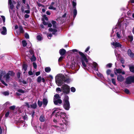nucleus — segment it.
<instances>
[{
    "mask_svg": "<svg viewBox=\"0 0 134 134\" xmlns=\"http://www.w3.org/2000/svg\"><path fill=\"white\" fill-rule=\"evenodd\" d=\"M111 72V71L109 69H108L106 71V73L107 75H110Z\"/></svg>",
    "mask_w": 134,
    "mask_h": 134,
    "instance_id": "nucleus-36",
    "label": "nucleus"
},
{
    "mask_svg": "<svg viewBox=\"0 0 134 134\" xmlns=\"http://www.w3.org/2000/svg\"><path fill=\"white\" fill-rule=\"evenodd\" d=\"M8 72L9 73V74L11 76L13 77L15 75V73L13 71H9Z\"/></svg>",
    "mask_w": 134,
    "mask_h": 134,
    "instance_id": "nucleus-26",
    "label": "nucleus"
},
{
    "mask_svg": "<svg viewBox=\"0 0 134 134\" xmlns=\"http://www.w3.org/2000/svg\"><path fill=\"white\" fill-rule=\"evenodd\" d=\"M9 73H7L5 75H4L3 76L4 77H6V79L7 80H8L10 78V76H9L10 74Z\"/></svg>",
    "mask_w": 134,
    "mask_h": 134,
    "instance_id": "nucleus-25",
    "label": "nucleus"
},
{
    "mask_svg": "<svg viewBox=\"0 0 134 134\" xmlns=\"http://www.w3.org/2000/svg\"><path fill=\"white\" fill-rule=\"evenodd\" d=\"M54 103L55 104L57 105L58 103L61 104L62 103V101L61 99H57V100H54Z\"/></svg>",
    "mask_w": 134,
    "mask_h": 134,
    "instance_id": "nucleus-11",
    "label": "nucleus"
},
{
    "mask_svg": "<svg viewBox=\"0 0 134 134\" xmlns=\"http://www.w3.org/2000/svg\"><path fill=\"white\" fill-rule=\"evenodd\" d=\"M63 107L66 110H68L70 107V103L69 101V97L68 96L66 95L63 100Z\"/></svg>",
    "mask_w": 134,
    "mask_h": 134,
    "instance_id": "nucleus-3",
    "label": "nucleus"
},
{
    "mask_svg": "<svg viewBox=\"0 0 134 134\" xmlns=\"http://www.w3.org/2000/svg\"><path fill=\"white\" fill-rule=\"evenodd\" d=\"M43 21V24L44 25H47L48 24V23L46 22L44 20V19L43 18L41 19Z\"/></svg>",
    "mask_w": 134,
    "mask_h": 134,
    "instance_id": "nucleus-38",
    "label": "nucleus"
},
{
    "mask_svg": "<svg viewBox=\"0 0 134 134\" xmlns=\"http://www.w3.org/2000/svg\"><path fill=\"white\" fill-rule=\"evenodd\" d=\"M97 64L96 63L94 62H93V66L94 68V70H95L98 71V69L97 68Z\"/></svg>",
    "mask_w": 134,
    "mask_h": 134,
    "instance_id": "nucleus-21",
    "label": "nucleus"
},
{
    "mask_svg": "<svg viewBox=\"0 0 134 134\" xmlns=\"http://www.w3.org/2000/svg\"><path fill=\"white\" fill-rule=\"evenodd\" d=\"M25 12L27 14H29L30 13V10H25Z\"/></svg>",
    "mask_w": 134,
    "mask_h": 134,
    "instance_id": "nucleus-62",
    "label": "nucleus"
},
{
    "mask_svg": "<svg viewBox=\"0 0 134 134\" xmlns=\"http://www.w3.org/2000/svg\"><path fill=\"white\" fill-rule=\"evenodd\" d=\"M117 80L118 81L122 82L124 80V78L121 75H117Z\"/></svg>",
    "mask_w": 134,
    "mask_h": 134,
    "instance_id": "nucleus-9",
    "label": "nucleus"
},
{
    "mask_svg": "<svg viewBox=\"0 0 134 134\" xmlns=\"http://www.w3.org/2000/svg\"><path fill=\"white\" fill-rule=\"evenodd\" d=\"M125 82L127 84H130L132 83H134V75L127 77L126 79Z\"/></svg>",
    "mask_w": 134,
    "mask_h": 134,
    "instance_id": "nucleus-5",
    "label": "nucleus"
},
{
    "mask_svg": "<svg viewBox=\"0 0 134 134\" xmlns=\"http://www.w3.org/2000/svg\"><path fill=\"white\" fill-rule=\"evenodd\" d=\"M17 91L19 93H24L25 92L22 89H19L17 90Z\"/></svg>",
    "mask_w": 134,
    "mask_h": 134,
    "instance_id": "nucleus-44",
    "label": "nucleus"
},
{
    "mask_svg": "<svg viewBox=\"0 0 134 134\" xmlns=\"http://www.w3.org/2000/svg\"><path fill=\"white\" fill-rule=\"evenodd\" d=\"M39 120L40 122H44L45 120L44 115L43 114H41Z\"/></svg>",
    "mask_w": 134,
    "mask_h": 134,
    "instance_id": "nucleus-13",
    "label": "nucleus"
},
{
    "mask_svg": "<svg viewBox=\"0 0 134 134\" xmlns=\"http://www.w3.org/2000/svg\"><path fill=\"white\" fill-rule=\"evenodd\" d=\"M33 65L34 68L35 69H36L37 67V65L35 62H34L33 63Z\"/></svg>",
    "mask_w": 134,
    "mask_h": 134,
    "instance_id": "nucleus-50",
    "label": "nucleus"
},
{
    "mask_svg": "<svg viewBox=\"0 0 134 134\" xmlns=\"http://www.w3.org/2000/svg\"><path fill=\"white\" fill-rule=\"evenodd\" d=\"M23 118L24 120H27V115L26 114H25V115L23 116Z\"/></svg>",
    "mask_w": 134,
    "mask_h": 134,
    "instance_id": "nucleus-57",
    "label": "nucleus"
},
{
    "mask_svg": "<svg viewBox=\"0 0 134 134\" xmlns=\"http://www.w3.org/2000/svg\"><path fill=\"white\" fill-rule=\"evenodd\" d=\"M70 80L67 78L63 74H59L55 77V82L58 86H61L64 82L68 83L70 82Z\"/></svg>",
    "mask_w": 134,
    "mask_h": 134,
    "instance_id": "nucleus-1",
    "label": "nucleus"
},
{
    "mask_svg": "<svg viewBox=\"0 0 134 134\" xmlns=\"http://www.w3.org/2000/svg\"><path fill=\"white\" fill-rule=\"evenodd\" d=\"M43 106L44 107H46L48 103V101L46 98H44L43 99Z\"/></svg>",
    "mask_w": 134,
    "mask_h": 134,
    "instance_id": "nucleus-12",
    "label": "nucleus"
},
{
    "mask_svg": "<svg viewBox=\"0 0 134 134\" xmlns=\"http://www.w3.org/2000/svg\"><path fill=\"white\" fill-rule=\"evenodd\" d=\"M111 81L112 83L115 86L116 85V81L115 80L114 78H112L111 79Z\"/></svg>",
    "mask_w": 134,
    "mask_h": 134,
    "instance_id": "nucleus-37",
    "label": "nucleus"
},
{
    "mask_svg": "<svg viewBox=\"0 0 134 134\" xmlns=\"http://www.w3.org/2000/svg\"><path fill=\"white\" fill-rule=\"evenodd\" d=\"M9 5L10 9L11 10H12L14 7V6L13 4L12 3V4H9Z\"/></svg>",
    "mask_w": 134,
    "mask_h": 134,
    "instance_id": "nucleus-52",
    "label": "nucleus"
},
{
    "mask_svg": "<svg viewBox=\"0 0 134 134\" xmlns=\"http://www.w3.org/2000/svg\"><path fill=\"white\" fill-rule=\"evenodd\" d=\"M116 71H115L114 73L116 75H117V74L121 73L122 74L124 75L125 74V72L124 71H122L121 69H117L115 68Z\"/></svg>",
    "mask_w": 134,
    "mask_h": 134,
    "instance_id": "nucleus-8",
    "label": "nucleus"
},
{
    "mask_svg": "<svg viewBox=\"0 0 134 134\" xmlns=\"http://www.w3.org/2000/svg\"><path fill=\"white\" fill-rule=\"evenodd\" d=\"M36 58L35 56L34 55H33L30 58V60L31 62H34L36 61Z\"/></svg>",
    "mask_w": 134,
    "mask_h": 134,
    "instance_id": "nucleus-24",
    "label": "nucleus"
},
{
    "mask_svg": "<svg viewBox=\"0 0 134 134\" xmlns=\"http://www.w3.org/2000/svg\"><path fill=\"white\" fill-rule=\"evenodd\" d=\"M73 1L72 2V5L73 7V9L76 8V3L74 2L75 0H73Z\"/></svg>",
    "mask_w": 134,
    "mask_h": 134,
    "instance_id": "nucleus-29",
    "label": "nucleus"
},
{
    "mask_svg": "<svg viewBox=\"0 0 134 134\" xmlns=\"http://www.w3.org/2000/svg\"><path fill=\"white\" fill-rule=\"evenodd\" d=\"M112 64L111 63H108L107 64L106 67L108 68H110L111 67Z\"/></svg>",
    "mask_w": 134,
    "mask_h": 134,
    "instance_id": "nucleus-46",
    "label": "nucleus"
},
{
    "mask_svg": "<svg viewBox=\"0 0 134 134\" xmlns=\"http://www.w3.org/2000/svg\"><path fill=\"white\" fill-rule=\"evenodd\" d=\"M128 37L131 41H132L133 40V37L132 36H129Z\"/></svg>",
    "mask_w": 134,
    "mask_h": 134,
    "instance_id": "nucleus-47",
    "label": "nucleus"
},
{
    "mask_svg": "<svg viewBox=\"0 0 134 134\" xmlns=\"http://www.w3.org/2000/svg\"><path fill=\"white\" fill-rule=\"evenodd\" d=\"M19 81L20 82H22L24 85L26 84L27 83V82L26 81H25L24 80H23L22 81H20V80H19Z\"/></svg>",
    "mask_w": 134,
    "mask_h": 134,
    "instance_id": "nucleus-53",
    "label": "nucleus"
},
{
    "mask_svg": "<svg viewBox=\"0 0 134 134\" xmlns=\"http://www.w3.org/2000/svg\"><path fill=\"white\" fill-rule=\"evenodd\" d=\"M41 80H42L41 77L40 76H38L37 79V82H38V83H40V82H41Z\"/></svg>",
    "mask_w": 134,
    "mask_h": 134,
    "instance_id": "nucleus-32",
    "label": "nucleus"
},
{
    "mask_svg": "<svg viewBox=\"0 0 134 134\" xmlns=\"http://www.w3.org/2000/svg\"><path fill=\"white\" fill-rule=\"evenodd\" d=\"M59 53L60 55H64L66 53V50L64 49H61L59 51Z\"/></svg>",
    "mask_w": 134,
    "mask_h": 134,
    "instance_id": "nucleus-15",
    "label": "nucleus"
},
{
    "mask_svg": "<svg viewBox=\"0 0 134 134\" xmlns=\"http://www.w3.org/2000/svg\"><path fill=\"white\" fill-rule=\"evenodd\" d=\"M20 33L21 34H23L24 32V31L23 28L22 26L19 25V27Z\"/></svg>",
    "mask_w": 134,
    "mask_h": 134,
    "instance_id": "nucleus-19",
    "label": "nucleus"
},
{
    "mask_svg": "<svg viewBox=\"0 0 134 134\" xmlns=\"http://www.w3.org/2000/svg\"><path fill=\"white\" fill-rule=\"evenodd\" d=\"M29 52L31 55H34V51L32 49H30L29 50Z\"/></svg>",
    "mask_w": 134,
    "mask_h": 134,
    "instance_id": "nucleus-33",
    "label": "nucleus"
},
{
    "mask_svg": "<svg viewBox=\"0 0 134 134\" xmlns=\"http://www.w3.org/2000/svg\"><path fill=\"white\" fill-rule=\"evenodd\" d=\"M10 112L9 111H8L5 114V117H8L9 115Z\"/></svg>",
    "mask_w": 134,
    "mask_h": 134,
    "instance_id": "nucleus-54",
    "label": "nucleus"
},
{
    "mask_svg": "<svg viewBox=\"0 0 134 134\" xmlns=\"http://www.w3.org/2000/svg\"><path fill=\"white\" fill-rule=\"evenodd\" d=\"M56 91H60L61 92L62 90L59 87L57 88L56 89Z\"/></svg>",
    "mask_w": 134,
    "mask_h": 134,
    "instance_id": "nucleus-58",
    "label": "nucleus"
},
{
    "mask_svg": "<svg viewBox=\"0 0 134 134\" xmlns=\"http://www.w3.org/2000/svg\"><path fill=\"white\" fill-rule=\"evenodd\" d=\"M37 104L39 106V107H40L42 106L43 104L42 102L40 101V100H39L37 102Z\"/></svg>",
    "mask_w": 134,
    "mask_h": 134,
    "instance_id": "nucleus-28",
    "label": "nucleus"
},
{
    "mask_svg": "<svg viewBox=\"0 0 134 134\" xmlns=\"http://www.w3.org/2000/svg\"><path fill=\"white\" fill-rule=\"evenodd\" d=\"M51 70V69L49 67H47L45 68V71L47 72H49Z\"/></svg>",
    "mask_w": 134,
    "mask_h": 134,
    "instance_id": "nucleus-27",
    "label": "nucleus"
},
{
    "mask_svg": "<svg viewBox=\"0 0 134 134\" xmlns=\"http://www.w3.org/2000/svg\"><path fill=\"white\" fill-rule=\"evenodd\" d=\"M54 97L56 99H58L60 98V97L59 95L58 94H55Z\"/></svg>",
    "mask_w": 134,
    "mask_h": 134,
    "instance_id": "nucleus-35",
    "label": "nucleus"
},
{
    "mask_svg": "<svg viewBox=\"0 0 134 134\" xmlns=\"http://www.w3.org/2000/svg\"><path fill=\"white\" fill-rule=\"evenodd\" d=\"M27 67L28 65L27 64H23L22 66L23 69H24L25 71L27 70Z\"/></svg>",
    "mask_w": 134,
    "mask_h": 134,
    "instance_id": "nucleus-23",
    "label": "nucleus"
},
{
    "mask_svg": "<svg viewBox=\"0 0 134 134\" xmlns=\"http://www.w3.org/2000/svg\"><path fill=\"white\" fill-rule=\"evenodd\" d=\"M117 26L118 27H120L121 26V23L120 22H118L117 24Z\"/></svg>",
    "mask_w": 134,
    "mask_h": 134,
    "instance_id": "nucleus-63",
    "label": "nucleus"
},
{
    "mask_svg": "<svg viewBox=\"0 0 134 134\" xmlns=\"http://www.w3.org/2000/svg\"><path fill=\"white\" fill-rule=\"evenodd\" d=\"M0 31H1V33L3 35H5L7 34V29L6 27L3 26L0 29Z\"/></svg>",
    "mask_w": 134,
    "mask_h": 134,
    "instance_id": "nucleus-10",
    "label": "nucleus"
},
{
    "mask_svg": "<svg viewBox=\"0 0 134 134\" xmlns=\"http://www.w3.org/2000/svg\"><path fill=\"white\" fill-rule=\"evenodd\" d=\"M59 115L60 116V118H62L63 120H62L63 122L65 124H66V123L67 121L66 120V114L64 112H61L59 111Z\"/></svg>",
    "mask_w": 134,
    "mask_h": 134,
    "instance_id": "nucleus-6",
    "label": "nucleus"
},
{
    "mask_svg": "<svg viewBox=\"0 0 134 134\" xmlns=\"http://www.w3.org/2000/svg\"><path fill=\"white\" fill-rule=\"evenodd\" d=\"M28 74L30 75H33V73L31 71H29L28 72Z\"/></svg>",
    "mask_w": 134,
    "mask_h": 134,
    "instance_id": "nucleus-64",
    "label": "nucleus"
},
{
    "mask_svg": "<svg viewBox=\"0 0 134 134\" xmlns=\"http://www.w3.org/2000/svg\"><path fill=\"white\" fill-rule=\"evenodd\" d=\"M124 92L127 94H129L130 93L129 91L127 88H125L124 89Z\"/></svg>",
    "mask_w": 134,
    "mask_h": 134,
    "instance_id": "nucleus-39",
    "label": "nucleus"
},
{
    "mask_svg": "<svg viewBox=\"0 0 134 134\" xmlns=\"http://www.w3.org/2000/svg\"><path fill=\"white\" fill-rule=\"evenodd\" d=\"M111 44L115 48L117 47L120 48H122V45L119 43L113 42L111 43Z\"/></svg>",
    "mask_w": 134,
    "mask_h": 134,
    "instance_id": "nucleus-7",
    "label": "nucleus"
},
{
    "mask_svg": "<svg viewBox=\"0 0 134 134\" xmlns=\"http://www.w3.org/2000/svg\"><path fill=\"white\" fill-rule=\"evenodd\" d=\"M21 74V73H20V72H18L16 73L17 77L18 79H19V78H20V77Z\"/></svg>",
    "mask_w": 134,
    "mask_h": 134,
    "instance_id": "nucleus-43",
    "label": "nucleus"
},
{
    "mask_svg": "<svg viewBox=\"0 0 134 134\" xmlns=\"http://www.w3.org/2000/svg\"><path fill=\"white\" fill-rule=\"evenodd\" d=\"M1 82L5 86H7L8 85L3 80H1Z\"/></svg>",
    "mask_w": 134,
    "mask_h": 134,
    "instance_id": "nucleus-60",
    "label": "nucleus"
},
{
    "mask_svg": "<svg viewBox=\"0 0 134 134\" xmlns=\"http://www.w3.org/2000/svg\"><path fill=\"white\" fill-rule=\"evenodd\" d=\"M63 92L66 94H69L70 91V87L68 85L64 84L62 87Z\"/></svg>",
    "mask_w": 134,
    "mask_h": 134,
    "instance_id": "nucleus-4",
    "label": "nucleus"
},
{
    "mask_svg": "<svg viewBox=\"0 0 134 134\" xmlns=\"http://www.w3.org/2000/svg\"><path fill=\"white\" fill-rule=\"evenodd\" d=\"M51 23L53 25V28H57V26L56 25V22L54 20H52L51 21Z\"/></svg>",
    "mask_w": 134,
    "mask_h": 134,
    "instance_id": "nucleus-22",
    "label": "nucleus"
},
{
    "mask_svg": "<svg viewBox=\"0 0 134 134\" xmlns=\"http://www.w3.org/2000/svg\"><path fill=\"white\" fill-rule=\"evenodd\" d=\"M20 2L19 1H18L17 2V4L16 6V8L17 9H19V8L20 7Z\"/></svg>",
    "mask_w": 134,
    "mask_h": 134,
    "instance_id": "nucleus-40",
    "label": "nucleus"
},
{
    "mask_svg": "<svg viewBox=\"0 0 134 134\" xmlns=\"http://www.w3.org/2000/svg\"><path fill=\"white\" fill-rule=\"evenodd\" d=\"M30 16V15L27 14H26L24 15V17L25 18H29Z\"/></svg>",
    "mask_w": 134,
    "mask_h": 134,
    "instance_id": "nucleus-59",
    "label": "nucleus"
},
{
    "mask_svg": "<svg viewBox=\"0 0 134 134\" xmlns=\"http://www.w3.org/2000/svg\"><path fill=\"white\" fill-rule=\"evenodd\" d=\"M130 71L133 73H134V66L130 64L129 65Z\"/></svg>",
    "mask_w": 134,
    "mask_h": 134,
    "instance_id": "nucleus-17",
    "label": "nucleus"
},
{
    "mask_svg": "<svg viewBox=\"0 0 134 134\" xmlns=\"http://www.w3.org/2000/svg\"><path fill=\"white\" fill-rule=\"evenodd\" d=\"M71 91L73 92H74L76 91L75 88L74 87H72L71 88Z\"/></svg>",
    "mask_w": 134,
    "mask_h": 134,
    "instance_id": "nucleus-49",
    "label": "nucleus"
},
{
    "mask_svg": "<svg viewBox=\"0 0 134 134\" xmlns=\"http://www.w3.org/2000/svg\"><path fill=\"white\" fill-rule=\"evenodd\" d=\"M25 37L26 39H29V34L27 33H26L25 35Z\"/></svg>",
    "mask_w": 134,
    "mask_h": 134,
    "instance_id": "nucleus-45",
    "label": "nucleus"
},
{
    "mask_svg": "<svg viewBox=\"0 0 134 134\" xmlns=\"http://www.w3.org/2000/svg\"><path fill=\"white\" fill-rule=\"evenodd\" d=\"M59 116V112L58 111L56 113L55 115V116L56 117L58 118Z\"/></svg>",
    "mask_w": 134,
    "mask_h": 134,
    "instance_id": "nucleus-61",
    "label": "nucleus"
},
{
    "mask_svg": "<svg viewBox=\"0 0 134 134\" xmlns=\"http://www.w3.org/2000/svg\"><path fill=\"white\" fill-rule=\"evenodd\" d=\"M5 74V71L3 72L2 71V72L0 74V76H1L2 77V76L3 75Z\"/></svg>",
    "mask_w": 134,
    "mask_h": 134,
    "instance_id": "nucleus-56",
    "label": "nucleus"
},
{
    "mask_svg": "<svg viewBox=\"0 0 134 134\" xmlns=\"http://www.w3.org/2000/svg\"><path fill=\"white\" fill-rule=\"evenodd\" d=\"M55 4V2H52L50 6L48 7V8L49 9L53 10H56V8L53 7V5Z\"/></svg>",
    "mask_w": 134,
    "mask_h": 134,
    "instance_id": "nucleus-14",
    "label": "nucleus"
},
{
    "mask_svg": "<svg viewBox=\"0 0 134 134\" xmlns=\"http://www.w3.org/2000/svg\"><path fill=\"white\" fill-rule=\"evenodd\" d=\"M23 46L24 47H26L27 45V43L26 42V41L25 40H23L22 42Z\"/></svg>",
    "mask_w": 134,
    "mask_h": 134,
    "instance_id": "nucleus-31",
    "label": "nucleus"
},
{
    "mask_svg": "<svg viewBox=\"0 0 134 134\" xmlns=\"http://www.w3.org/2000/svg\"><path fill=\"white\" fill-rule=\"evenodd\" d=\"M57 31V30L55 29H53V30L52 31V34L53 35H55V33Z\"/></svg>",
    "mask_w": 134,
    "mask_h": 134,
    "instance_id": "nucleus-48",
    "label": "nucleus"
},
{
    "mask_svg": "<svg viewBox=\"0 0 134 134\" xmlns=\"http://www.w3.org/2000/svg\"><path fill=\"white\" fill-rule=\"evenodd\" d=\"M30 106L31 108L32 109H36L37 107V104L36 102H35L34 104L30 105Z\"/></svg>",
    "mask_w": 134,
    "mask_h": 134,
    "instance_id": "nucleus-20",
    "label": "nucleus"
},
{
    "mask_svg": "<svg viewBox=\"0 0 134 134\" xmlns=\"http://www.w3.org/2000/svg\"><path fill=\"white\" fill-rule=\"evenodd\" d=\"M77 14V10L76 8L73 9V17L75 18Z\"/></svg>",
    "mask_w": 134,
    "mask_h": 134,
    "instance_id": "nucleus-18",
    "label": "nucleus"
},
{
    "mask_svg": "<svg viewBox=\"0 0 134 134\" xmlns=\"http://www.w3.org/2000/svg\"><path fill=\"white\" fill-rule=\"evenodd\" d=\"M37 38L39 41H41L42 40V37L40 35H38L37 36Z\"/></svg>",
    "mask_w": 134,
    "mask_h": 134,
    "instance_id": "nucleus-41",
    "label": "nucleus"
},
{
    "mask_svg": "<svg viewBox=\"0 0 134 134\" xmlns=\"http://www.w3.org/2000/svg\"><path fill=\"white\" fill-rule=\"evenodd\" d=\"M43 18L45 19L47 21L48 20V18L46 16V15H43Z\"/></svg>",
    "mask_w": 134,
    "mask_h": 134,
    "instance_id": "nucleus-51",
    "label": "nucleus"
},
{
    "mask_svg": "<svg viewBox=\"0 0 134 134\" xmlns=\"http://www.w3.org/2000/svg\"><path fill=\"white\" fill-rule=\"evenodd\" d=\"M15 108V105L11 106L9 107V109L11 110H14Z\"/></svg>",
    "mask_w": 134,
    "mask_h": 134,
    "instance_id": "nucleus-42",
    "label": "nucleus"
},
{
    "mask_svg": "<svg viewBox=\"0 0 134 134\" xmlns=\"http://www.w3.org/2000/svg\"><path fill=\"white\" fill-rule=\"evenodd\" d=\"M24 106L27 107L28 108H29L30 107L29 103L27 102H25V103Z\"/></svg>",
    "mask_w": 134,
    "mask_h": 134,
    "instance_id": "nucleus-34",
    "label": "nucleus"
},
{
    "mask_svg": "<svg viewBox=\"0 0 134 134\" xmlns=\"http://www.w3.org/2000/svg\"><path fill=\"white\" fill-rule=\"evenodd\" d=\"M79 53L81 56L80 59L82 66L85 68L86 67V65L85 62V61L87 64L88 62V60L86 55L80 51L79 52Z\"/></svg>",
    "mask_w": 134,
    "mask_h": 134,
    "instance_id": "nucleus-2",
    "label": "nucleus"
},
{
    "mask_svg": "<svg viewBox=\"0 0 134 134\" xmlns=\"http://www.w3.org/2000/svg\"><path fill=\"white\" fill-rule=\"evenodd\" d=\"M35 111L34 110H33L32 111V113L31 114V116L32 117V118H33L34 117V116L35 114Z\"/></svg>",
    "mask_w": 134,
    "mask_h": 134,
    "instance_id": "nucleus-55",
    "label": "nucleus"
},
{
    "mask_svg": "<svg viewBox=\"0 0 134 134\" xmlns=\"http://www.w3.org/2000/svg\"><path fill=\"white\" fill-rule=\"evenodd\" d=\"M128 54L131 57L134 58V54L131 52V50L129 49L128 50Z\"/></svg>",
    "mask_w": 134,
    "mask_h": 134,
    "instance_id": "nucleus-16",
    "label": "nucleus"
},
{
    "mask_svg": "<svg viewBox=\"0 0 134 134\" xmlns=\"http://www.w3.org/2000/svg\"><path fill=\"white\" fill-rule=\"evenodd\" d=\"M2 94L6 96L9 95V93L8 91H6L2 92Z\"/></svg>",
    "mask_w": 134,
    "mask_h": 134,
    "instance_id": "nucleus-30",
    "label": "nucleus"
}]
</instances>
